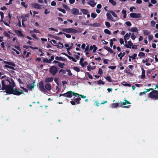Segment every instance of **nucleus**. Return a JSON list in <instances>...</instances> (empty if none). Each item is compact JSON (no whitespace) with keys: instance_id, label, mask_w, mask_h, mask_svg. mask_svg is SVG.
Masks as SVG:
<instances>
[{"instance_id":"cd10ccee","label":"nucleus","mask_w":158,"mask_h":158,"mask_svg":"<svg viewBox=\"0 0 158 158\" xmlns=\"http://www.w3.org/2000/svg\"><path fill=\"white\" fill-rule=\"evenodd\" d=\"M138 56H139V58L141 59L142 57H143L145 56V54L143 52H140L138 54Z\"/></svg>"},{"instance_id":"774afa93","label":"nucleus","mask_w":158,"mask_h":158,"mask_svg":"<svg viewBox=\"0 0 158 158\" xmlns=\"http://www.w3.org/2000/svg\"><path fill=\"white\" fill-rule=\"evenodd\" d=\"M108 68L111 69H114L116 68V66H110L108 67Z\"/></svg>"},{"instance_id":"4c0bfd02","label":"nucleus","mask_w":158,"mask_h":158,"mask_svg":"<svg viewBox=\"0 0 158 158\" xmlns=\"http://www.w3.org/2000/svg\"><path fill=\"white\" fill-rule=\"evenodd\" d=\"M59 73L61 74H64L66 73V71L63 69H60L59 71Z\"/></svg>"},{"instance_id":"f8f14e48","label":"nucleus","mask_w":158,"mask_h":158,"mask_svg":"<svg viewBox=\"0 0 158 158\" xmlns=\"http://www.w3.org/2000/svg\"><path fill=\"white\" fill-rule=\"evenodd\" d=\"M27 87L29 90H32L34 88V82L27 85Z\"/></svg>"},{"instance_id":"5fc2aeb1","label":"nucleus","mask_w":158,"mask_h":158,"mask_svg":"<svg viewBox=\"0 0 158 158\" xmlns=\"http://www.w3.org/2000/svg\"><path fill=\"white\" fill-rule=\"evenodd\" d=\"M66 71L68 73V74L69 76H71L72 75V73H71L70 70L67 69Z\"/></svg>"},{"instance_id":"c756f323","label":"nucleus","mask_w":158,"mask_h":158,"mask_svg":"<svg viewBox=\"0 0 158 158\" xmlns=\"http://www.w3.org/2000/svg\"><path fill=\"white\" fill-rule=\"evenodd\" d=\"M137 55L136 53H134L131 56H129V58H131L133 60H134L135 59V57L137 56Z\"/></svg>"},{"instance_id":"0e129e2a","label":"nucleus","mask_w":158,"mask_h":158,"mask_svg":"<svg viewBox=\"0 0 158 158\" xmlns=\"http://www.w3.org/2000/svg\"><path fill=\"white\" fill-rule=\"evenodd\" d=\"M98 73L100 74H102V69L100 68L98 69Z\"/></svg>"},{"instance_id":"e433bc0d","label":"nucleus","mask_w":158,"mask_h":158,"mask_svg":"<svg viewBox=\"0 0 158 158\" xmlns=\"http://www.w3.org/2000/svg\"><path fill=\"white\" fill-rule=\"evenodd\" d=\"M94 69V68H93L89 65L87 66V69L89 71H90L91 70H93Z\"/></svg>"},{"instance_id":"473e14b6","label":"nucleus","mask_w":158,"mask_h":158,"mask_svg":"<svg viewBox=\"0 0 158 158\" xmlns=\"http://www.w3.org/2000/svg\"><path fill=\"white\" fill-rule=\"evenodd\" d=\"M109 2L113 5L115 6L116 4V2L114 0H109Z\"/></svg>"},{"instance_id":"680f3d73","label":"nucleus","mask_w":158,"mask_h":158,"mask_svg":"<svg viewBox=\"0 0 158 158\" xmlns=\"http://www.w3.org/2000/svg\"><path fill=\"white\" fill-rule=\"evenodd\" d=\"M51 4V6H54L56 5V3L55 1H53L52 2Z\"/></svg>"},{"instance_id":"f257e3e1","label":"nucleus","mask_w":158,"mask_h":158,"mask_svg":"<svg viewBox=\"0 0 158 158\" xmlns=\"http://www.w3.org/2000/svg\"><path fill=\"white\" fill-rule=\"evenodd\" d=\"M1 83V89L5 90L7 94L19 95L23 93L22 91H19L16 89L14 88L15 86V85L14 81L12 79L9 77L3 79Z\"/></svg>"},{"instance_id":"6e6d98bb","label":"nucleus","mask_w":158,"mask_h":158,"mask_svg":"<svg viewBox=\"0 0 158 158\" xmlns=\"http://www.w3.org/2000/svg\"><path fill=\"white\" fill-rule=\"evenodd\" d=\"M105 25L108 27H110V24L108 22H105Z\"/></svg>"},{"instance_id":"f03ea898","label":"nucleus","mask_w":158,"mask_h":158,"mask_svg":"<svg viewBox=\"0 0 158 158\" xmlns=\"http://www.w3.org/2000/svg\"><path fill=\"white\" fill-rule=\"evenodd\" d=\"M62 31L64 32L71 34H76L80 33L82 32L83 29L82 28H78L77 30L73 28H63Z\"/></svg>"},{"instance_id":"c85d7f7f","label":"nucleus","mask_w":158,"mask_h":158,"mask_svg":"<svg viewBox=\"0 0 158 158\" xmlns=\"http://www.w3.org/2000/svg\"><path fill=\"white\" fill-rule=\"evenodd\" d=\"M56 46H57V48H63L64 47L63 44L62 43H61L60 42H59L58 43V44H57Z\"/></svg>"},{"instance_id":"603ef678","label":"nucleus","mask_w":158,"mask_h":158,"mask_svg":"<svg viewBox=\"0 0 158 158\" xmlns=\"http://www.w3.org/2000/svg\"><path fill=\"white\" fill-rule=\"evenodd\" d=\"M63 34L66 36L67 38H69L71 37V35L69 34H67L65 33H63Z\"/></svg>"},{"instance_id":"412c9836","label":"nucleus","mask_w":158,"mask_h":158,"mask_svg":"<svg viewBox=\"0 0 158 158\" xmlns=\"http://www.w3.org/2000/svg\"><path fill=\"white\" fill-rule=\"evenodd\" d=\"M104 48L111 53H113V51L109 47L104 46Z\"/></svg>"},{"instance_id":"423d86ee","label":"nucleus","mask_w":158,"mask_h":158,"mask_svg":"<svg viewBox=\"0 0 158 158\" xmlns=\"http://www.w3.org/2000/svg\"><path fill=\"white\" fill-rule=\"evenodd\" d=\"M66 97L71 98L73 95L75 96L76 95H79V94L74 93L71 91H68L66 93Z\"/></svg>"},{"instance_id":"7c9ffc66","label":"nucleus","mask_w":158,"mask_h":158,"mask_svg":"<svg viewBox=\"0 0 158 158\" xmlns=\"http://www.w3.org/2000/svg\"><path fill=\"white\" fill-rule=\"evenodd\" d=\"M4 66L6 68H9L12 69H15L13 67L15 66H12L8 64H6Z\"/></svg>"},{"instance_id":"f3484780","label":"nucleus","mask_w":158,"mask_h":158,"mask_svg":"<svg viewBox=\"0 0 158 158\" xmlns=\"http://www.w3.org/2000/svg\"><path fill=\"white\" fill-rule=\"evenodd\" d=\"M98 49L97 47L95 45H93L92 46H91L90 47L89 50H93V52L94 53L95 52L96 50Z\"/></svg>"},{"instance_id":"3c124183","label":"nucleus","mask_w":158,"mask_h":158,"mask_svg":"<svg viewBox=\"0 0 158 158\" xmlns=\"http://www.w3.org/2000/svg\"><path fill=\"white\" fill-rule=\"evenodd\" d=\"M81 100V98L80 97H79L77 98H75L74 100L76 101L77 102V104H79V102H78V101H80Z\"/></svg>"},{"instance_id":"c9c22d12","label":"nucleus","mask_w":158,"mask_h":158,"mask_svg":"<svg viewBox=\"0 0 158 158\" xmlns=\"http://www.w3.org/2000/svg\"><path fill=\"white\" fill-rule=\"evenodd\" d=\"M118 106V103H113L112 105V108H114Z\"/></svg>"},{"instance_id":"a878e982","label":"nucleus","mask_w":158,"mask_h":158,"mask_svg":"<svg viewBox=\"0 0 158 158\" xmlns=\"http://www.w3.org/2000/svg\"><path fill=\"white\" fill-rule=\"evenodd\" d=\"M122 104H123V105H126L127 104H130L131 103L130 102L127 101V100H124V102H120Z\"/></svg>"},{"instance_id":"69168bd1","label":"nucleus","mask_w":158,"mask_h":158,"mask_svg":"<svg viewBox=\"0 0 158 158\" xmlns=\"http://www.w3.org/2000/svg\"><path fill=\"white\" fill-rule=\"evenodd\" d=\"M0 15H1V16L2 19H3L4 17L3 13L1 11L0 12Z\"/></svg>"},{"instance_id":"1a4fd4ad","label":"nucleus","mask_w":158,"mask_h":158,"mask_svg":"<svg viewBox=\"0 0 158 158\" xmlns=\"http://www.w3.org/2000/svg\"><path fill=\"white\" fill-rule=\"evenodd\" d=\"M71 13L74 15H76L79 14V10L76 8H73L71 10Z\"/></svg>"},{"instance_id":"20e7f679","label":"nucleus","mask_w":158,"mask_h":158,"mask_svg":"<svg viewBox=\"0 0 158 158\" xmlns=\"http://www.w3.org/2000/svg\"><path fill=\"white\" fill-rule=\"evenodd\" d=\"M38 87L40 90L42 92L45 93L47 92L46 90L44 88L43 81H41L39 82L38 85Z\"/></svg>"},{"instance_id":"9d476101","label":"nucleus","mask_w":158,"mask_h":158,"mask_svg":"<svg viewBox=\"0 0 158 158\" xmlns=\"http://www.w3.org/2000/svg\"><path fill=\"white\" fill-rule=\"evenodd\" d=\"M31 6L34 8L37 9H41L42 8V5L38 3H32L31 4Z\"/></svg>"},{"instance_id":"e2e57ef3","label":"nucleus","mask_w":158,"mask_h":158,"mask_svg":"<svg viewBox=\"0 0 158 158\" xmlns=\"http://www.w3.org/2000/svg\"><path fill=\"white\" fill-rule=\"evenodd\" d=\"M119 42L121 44H124V40L122 38H120L119 39Z\"/></svg>"},{"instance_id":"7ed1b4c3","label":"nucleus","mask_w":158,"mask_h":158,"mask_svg":"<svg viewBox=\"0 0 158 158\" xmlns=\"http://www.w3.org/2000/svg\"><path fill=\"white\" fill-rule=\"evenodd\" d=\"M149 98L155 100L158 99V91L156 90L150 92L149 94Z\"/></svg>"},{"instance_id":"a211bd4d","label":"nucleus","mask_w":158,"mask_h":158,"mask_svg":"<svg viewBox=\"0 0 158 158\" xmlns=\"http://www.w3.org/2000/svg\"><path fill=\"white\" fill-rule=\"evenodd\" d=\"M15 32L16 34L21 37H23V35L22 34V31L20 30H15Z\"/></svg>"},{"instance_id":"13d9d810","label":"nucleus","mask_w":158,"mask_h":158,"mask_svg":"<svg viewBox=\"0 0 158 158\" xmlns=\"http://www.w3.org/2000/svg\"><path fill=\"white\" fill-rule=\"evenodd\" d=\"M150 24L152 26H154L155 25L156 23L154 21H152L150 22Z\"/></svg>"},{"instance_id":"b1692460","label":"nucleus","mask_w":158,"mask_h":158,"mask_svg":"<svg viewBox=\"0 0 158 158\" xmlns=\"http://www.w3.org/2000/svg\"><path fill=\"white\" fill-rule=\"evenodd\" d=\"M48 41L49 42H51V43H52V42L53 43L52 44L53 45H54L55 46H57V43L56 42V40H51L50 41H49V39H48Z\"/></svg>"},{"instance_id":"9b49d317","label":"nucleus","mask_w":158,"mask_h":158,"mask_svg":"<svg viewBox=\"0 0 158 158\" xmlns=\"http://www.w3.org/2000/svg\"><path fill=\"white\" fill-rule=\"evenodd\" d=\"M110 13H107L106 14V16L107 17V19L109 20H111L113 22H115V21L114 20L113 17L112 16Z\"/></svg>"},{"instance_id":"37998d69","label":"nucleus","mask_w":158,"mask_h":158,"mask_svg":"<svg viewBox=\"0 0 158 158\" xmlns=\"http://www.w3.org/2000/svg\"><path fill=\"white\" fill-rule=\"evenodd\" d=\"M69 60H71L73 61L76 62H77V60L75 59L73 57H72L71 56H70L69 57Z\"/></svg>"},{"instance_id":"0eeeda50","label":"nucleus","mask_w":158,"mask_h":158,"mask_svg":"<svg viewBox=\"0 0 158 158\" xmlns=\"http://www.w3.org/2000/svg\"><path fill=\"white\" fill-rule=\"evenodd\" d=\"M130 16L132 18H139L141 17V15L140 13H132L130 14Z\"/></svg>"},{"instance_id":"338daca9","label":"nucleus","mask_w":158,"mask_h":158,"mask_svg":"<svg viewBox=\"0 0 158 158\" xmlns=\"http://www.w3.org/2000/svg\"><path fill=\"white\" fill-rule=\"evenodd\" d=\"M50 13V11H48L47 9H45L44 13L45 15L49 14Z\"/></svg>"},{"instance_id":"052dcab7","label":"nucleus","mask_w":158,"mask_h":158,"mask_svg":"<svg viewBox=\"0 0 158 158\" xmlns=\"http://www.w3.org/2000/svg\"><path fill=\"white\" fill-rule=\"evenodd\" d=\"M148 62H149V60H148V58H146L145 59H143L142 60V63H144Z\"/></svg>"},{"instance_id":"39448f33","label":"nucleus","mask_w":158,"mask_h":158,"mask_svg":"<svg viewBox=\"0 0 158 158\" xmlns=\"http://www.w3.org/2000/svg\"><path fill=\"white\" fill-rule=\"evenodd\" d=\"M49 71L51 74H52L53 76H54L57 73V69L55 66H53L50 68Z\"/></svg>"},{"instance_id":"2eb2a0df","label":"nucleus","mask_w":158,"mask_h":158,"mask_svg":"<svg viewBox=\"0 0 158 158\" xmlns=\"http://www.w3.org/2000/svg\"><path fill=\"white\" fill-rule=\"evenodd\" d=\"M45 89L48 91H50L51 89V86L50 84H47L45 85Z\"/></svg>"},{"instance_id":"6e6552de","label":"nucleus","mask_w":158,"mask_h":158,"mask_svg":"<svg viewBox=\"0 0 158 158\" xmlns=\"http://www.w3.org/2000/svg\"><path fill=\"white\" fill-rule=\"evenodd\" d=\"M133 43L131 41H129L127 44H126L124 45V46L127 48H131L132 47L133 49H134L135 47L132 46Z\"/></svg>"},{"instance_id":"5701e85b","label":"nucleus","mask_w":158,"mask_h":158,"mask_svg":"<svg viewBox=\"0 0 158 158\" xmlns=\"http://www.w3.org/2000/svg\"><path fill=\"white\" fill-rule=\"evenodd\" d=\"M131 31L133 32H137L138 33V30L136 27H132L131 29Z\"/></svg>"},{"instance_id":"4d7b16f0","label":"nucleus","mask_w":158,"mask_h":158,"mask_svg":"<svg viewBox=\"0 0 158 158\" xmlns=\"http://www.w3.org/2000/svg\"><path fill=\"white\" fill-rule=\"evenodd\" d=\"M118 56L119 57V59L120 60H121L122 59V58L123 56H122V52H120L119 54L118 55Z\"/></svg>"},{"instance_id":"ea45409f","label":"nucleus","mask_w":158,"mask_h":158,"mask_svg":"<svg viewBox=\"0 0 158 158\" xmlns=\"http://www.w3.org/2000/svg\"><path fill=\"white\" fill-rule=\"evenodd\" d=\"M106 79L109 82H112V80L110 76H107L106 77Z\"/></svg>"},{"instance_id":"4be33fe9","label":"nucleus","mask_w":158,"mask_h":158,"mask_svg":"<svg viewBox=\"0 0 158 158\" xmlns=\"http://www.w3.org/2000/svg\"><path fill=\"white\" fill-rule=\"evenodd\" d=\"M4 63L6 64H8L12 66H15V64L13 62H7L6 61H4Z\"/></svg>"},{"instance_id":"dca6fc26","label":"nucleus","mask_w":158,"mask_h":158,"mask_svg":"<svg viewBox=\"0 0 158 158\" xmlns=\"http://www.w3.org/2000/svg\"><path fill=\"white\" fill-rule=\"evenodd\" d=\"M53 80V78L52 77H47L45 80V82L47 83L52 82Z\"/></svg>"},{"instance_id":"49530a36","label":"nucleus","mask_w":158,"mask_h":158,"mask_svg":"<svg viewBox=\"0 0 158 158\" xmlns=\"http://www.w3.org/2000/svg\"><path fill=\"white\" fill-rule=\"evenodd\" d=\"M3 35H5V36L7 37H9L10 36V35H9L7 32L6 31H4L3 32Z\"/></svg>"},{"instance_id":"58836bf2","label":"nucleus","mask_w":158,"mask_h":158,"mask_svg":"<svg viewBox=\"0 0 158 158\" xmlns=\"http://www.w3.org/2000/svg\"><path fill=\"white\" fill-rule=\"evenodd\" d=\"M97 84L99 85H104L105 84V82L101 80L98 81Z\"/></svg>"},{"instance_id":"393cba45","label":"nucleus","mask_w":158,"mask_h":158,"mask_svg":"<svg viewBox=\"0 0 158 158\" xmlns=\"http://www.w3.org/2000/svg\"><path fill=\"white\" fill-rule=\"evenodd\" d=\"M143 31L144 35H149L151 33L150 31H149L148 30H143Z\"/></svg>"},{"instance_id":"a18cd8bd","label":"nucleus","mask_w":158,"mask_h":158,"mask_svg":"<svg viewBox=\"0 0 158 158\" xmlns=\"http://www.w3.org/2000/svg\"><path fill=\"white\" fill-rule=\"evenodd\" d=\"M21 5L25 7H27V5L26 4V3L24 2H21Z\"/></svg>"},{"instance_id":"f704fd0d","label":"nucleus","mask_w":158,"mask_h":158,"mask_svg":"<svg viewBox=\"0 0 158 158\" xmlns=\"http://www.w3.org/2000/svg\"><path fill=\"white\" fill-rule=\"evenodd\" d=\"M104 31L105 33L108 35H110L111 33L110 31L107 29H105Z\"/></svg>"},{"instance_id":"bf43d9fd","label":"nucleus","mask_w":158,"mask_h":158,"mask_svg":"<svg viewBox=\"0 0 158 158\" xmlns=\"http://www.w3.org/2000/svg\"><path fill=\"white\" fill-rule=\"evenodd\" d=\"M148 37L149 40H152L153 38V36L152 35H149Z\"/></svg>"},{"instance_id":"8fccbe9b","label":"nucleus","mask_w":158,"mask_h":158,"mask_svg":"<svg viewBox=\"0 0 158 158\" xmlns=\"http://www.w3.org/2000/svg\"><path fill=\"white\" fill-rule=\"evenodd\" d=\"M73 69L74 70L77 72H79L80 70V69L77 67H74L73 68Z\"/></svg>"},{"instance_id":"864d4df0","label":"nucleus","mask_w":158,"mask_h":158,"mask_svg":"<svg viewBox=\"0 0 158 158\" xmlns=\"http://www.w3.org/2000/svg\"><path fill=\"white\" fill-rule=\"evenodd\" d=\"M128 26H131V24L130 21H127L125 23Z\"/></svg>"},{"instance_id":"72a5a7b5","label":"nucleus","mask_w":158,"mask_h":158,"mask_svg":"<svg viewBox=\"0 0 158 158\" xmlns=\"http://www.w3.org/2000/svg\"><path fill=\"white\" fill-rule=\"evenodd\" d=\"M43 61L44 63H50L51 62L48 59L46 58H44L43 60Z\"/></svg>"},{"instance_id":"6ab92c4d","label":"nucleus","mask_w":158,"mask_h":158,"mask_svg":"<svg viewBox=\"0 0 158 158\" xmlns=\"http://www.w3.org/2000/svg\"><path fill=\"white\" fill-rule=\"evenodd\" d=\"M131 34L130 33H127L124 36V40H128L129 39Z\"/></svg>"},{"instance_id":"4468645a","label":"nucleus","mask_w":158,"mask_h":158,"mask_svg":"<svg viewBox=\"0 0 158 158\" xmlns=\"http://www.w3.org/2000/svg\"><path fill=\"white\" fill-rule=\"evenodd\" d=\"M89 25L92 27H99L101 26V25L98 23H95L92 24H90Z\"/></svg>"},{"instance_id":"a19ab883","label":"nucleus","mask_w":158,"mask_h":158,"mask_svg":"<svg viewBox=\"0 0 158 158\" xmlns=\"http://www.w3.org/2000/svg\"><path fill=\"white\" fill-rule=\"evenodd\" d=\"M130 36L131 38L133 40H134L136 37L134 33H132Z\"/></svg>"},{"instance_id":"aec40b11","label":"nucleus","mask_w":158,"mask_h":158,"mask_svg":"<svg viewBox=\"0 0 158 158\" xmlns=\"http://www.w3.org/2000/svg\"><path fill=\"white\" fill-rule=\"evenodd\" d=\"M109 12L110 13L114 18H118V19L119 18H118V16L115 13V12H114L113 11L110 10Z\"/></svg>"},{"instance_id":"2f4dec72","label":"nucleus","mask_w":158,"mask_h":158,"mask_svg":"<svg viewBox=\"0 0 158 158\" xmlns=\"http://www.w3.org/2000/svg\"><path fill=\"white\" fill-rule=\"evenodd\" d=\"M81 11L82 12L83 14L84 15H86L88 13V11L85 9H81Z\"/></svg>"},{"instance_id":"09e8293b","label":"nucleus","mask_w":158,"mask_h":158,"mask_svg":"<svg viewBox=\"0 0 158 158\" xmlns=\"http://www.w3.org/2000/svg\"><path fill=\"white\" fill-rule=\"evenodd\" d=\"M64 64L63 63H58V66L61 68H63L64 67Z\"/></svg>"},{"instance_id":"de8ad7c7","label":"nucleus","mask_w":158,"mask_h":158,"mask_svg":"<svg viewBox=\"0 0 158 158\" xmlns=\"http://www.w3.org/2000/svg\"><path fill=\"white\" fill-rule=\"evenodd\" d=\"M91 15L92 18H95L97 17V15L95 13H92L91 14Z\"/></svg>"},{"instance_id":"ddd939ff","label":"nucleus","mask_w":158,"mask_h":158,"mask_svg":"<svg viewBox=\"0 0 158 158\" xmlns=\"http://www.w3.org/2000/svg\"><path fill=\"white\" fill-rule=\"evenodd\" d=\"M88 3L92 7H94L97 3L95 2L94 0H90L89 2H88Z\"/></svg>"},{"instance_id":"c03bdc74","label":"nucleus","mask_w":158,"mask_h":158,"mask_svg":"<svg viewBox=\"0 0 158 158\" xmlns=\"http://www.w3.org/2000/svg\"><path fill=\"white\" fill-rule=\"evenodd\" d=\"M82 67H84L85 65H88V63L87 61H85L84 63H82L80 64Z\"/></svg>"},{"instance_id":"bb28decb","label":"nucleus","mask_w":158,"mask_h":158,"mask_svg":"<svg viewBox=\"0 0 158 158\" xmlns=\"http://www.w3.org/2000/svg\"><path fill=\"white\" fill-rule=\"evenodd\" d=\"M121 84L125 86H128L130 87L131 86V84L126 83L125 81L121 83Z\"/></svg>"},{"instance_id":"79ce46f5","label":"nucleus","mask_w":158,"mask_h":158,"mask_svg":"<svg viewBox=\"0 0 158 158\" xmlns=\"http://www.w3.org/2000/svg\"><path fill=\"white\" fill-rule=\"evenodd\" d=\"M58 9L60 11L62 12L64 14H65L66 13V11L64 9H62L60 8H58Z\"/></svg>"}]
</instances>
